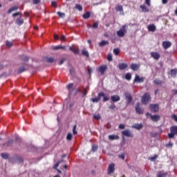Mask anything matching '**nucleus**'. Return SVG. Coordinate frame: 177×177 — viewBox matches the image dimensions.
Masks as SVG:
<instances>
[{
	"mask_svg": "<svg viewBox=\"0 0 177 177\" xmlns=\"http://www.w3.org/2000/svg\"><path fill=\"white\" fill-rule=\"evenodd\" d=\"M91 17V12L87 11L83 15V19H89Z\"/></svg>",
	"mask_w": 177,
	"mask_h": 177,
	"instance_id": "34",
	"label": "nucleus"
},
{
	"mask_svg": "<svg viewBox=\"0 0 177 177\" xmlns=\"http://www.w3.org/2000/svg\"><path fill=\"white\" fill-rule=\"evenodd\" d=\"M177 136V126H171L170 127V133H167L169 139H174Z\"/></svg>",
	"mask_w": 177,
	"mask_h": 177,
	"instance_id": "1",
	"label": "nucleus"
},
{
	"mask_svg": "<svg viewBox=\"0 0 177 177\" xmlns=\"http://www.w3.org/2000/svg\"><path fill=\"white\" fill-rule=\"evenodd\" d=\"M170 74H171V75H172L173 77H176V75H177V69H176V68L171 69V71H170Z\"/></svg>",
	"mask_w": 177,
	"mask_h": 177,
	"instance_id": "31",
	"label": "nucleus"
},
{
	"mask_svg": "<svg viewBox=\"0 0 177 177\" xmlns=\"http://www.w3.org/2000/svg\"><path fill=\"white\" fill-rule=\"evenodd\" d=\"M77 124H75L73 127V135H77L78 133V131H77Z\"/></svg>",
	"mask_w": 177,
	"mask_h": 177,
	"instance_id": "43",
	"label": "nucleus"
},
{
	"mask_svg": "<svg viewBox=\"0 0 177 177\" xmlns=\"http://www.w3.org/2000/svg\"><path fill=\"white\" fill-rule=\"evenodd\" d=\"M158 158V155H154L153 156L150 157L149 159L150 161H155V160H157Z\"/></svg>",
	"mask_w": 177,
	"mask_h": 177,
	"instance_id": "45",
	"label": "nucleus"
},
{
	"mask_svg": "<svg viewBox=\"0 0 177 177\" xmlns=\"http://www.w3.org/2000/svg\"><path fill=\"white\" fill-rule=\"evenodd\" d=\"M153 83L155 84V85H162V81L160 80L159 79H155L153 80Z\"/></svg>",
	"mask_w": 177,
	"mask_h": 177,
	"instance_id": "32",
	"label": "nucleus"
},
{
	"mask_svg": "<svg viewBox=\"0 0 177 177\" xmlns=\"http://www.w3.org/2000/svg\"><path fill=\"white\" fill-rule=\"evenodd\" d=\"M124 96L126 99V103H127V106L129 104H131V103H132V99H133L132 95H131V93L126 92V93H124Z\"/></svg>",
	"mask_w": 177,
	"mask_h": 177,
	"instance_id": "5",
	"label": "nucleus"
},
{
	"mask_svg": "<svg viewBox=\"0 0 177 177\" xmlns=\"http://www.w3.org/2000/svg\"><path fill=\"white\" fill-rule=\"evenodd\" d=\"M107 60H109V62H113V55L111 54L108 55Z\"/></svg>",
	"mask_w": 177,
	"mask_h": 177,
	"instance_id": "48",
	"label": "nucleus"
},
{
	"mask_svg": "<svg viewBox=\"0 0 177 177\" xmlns=\"http://www.w3.org/2000/svg\"><path fill=\"white\" fill-rule=\"evenodd\" d=\"M109 41L102 40L101 42L99 43V46L102 48L103 46H106V45H109Z\"/></svg>",
	"mask_w": 177,
	"mask_h": 177,
	"instance_id": "28",
	"label": "nucleus"
},
{
	"mask_svg": "<svg viewBox=\"0 0 177 177\" xmlns=\"http://www.w3.org/2000/svg\"><path fill=\"white\" fill-rule=\"evenodd\" d=\"M106 70H107V65L100 66L98 68L99 73H100L101 75H104V73H106Z\"/></svg>",
	"mask_w": 177,
	"mask_h": 177,
	"instance_id": "10",
	"label": "nucleus"
},
{
	"mask_svg": "<svg viewBox=\"0 0 177 177\" xmlns=\"http://www.w3.org/2000/svg\"><path fill=\"white\" fill-rule=\"evenodd\" d=\"M103 97H104V93L101 92L97 94V99H98L99 102H100V99H102Z\"/></svg>",
	"mask_w": 177,
	"mask_h": 177,
	"instance_id": "38",
	"label": "nucleus"
},
{
	"mask_svg": "<svg viewBox=\"0 0 177 177\" xmlns=\"http://www.w3.org/2000/svg\"><path fill=\"white\" fill-rule=\"evenodd\" d=\"M132 128H134L135 129H138V131L142 129L143 128V124H135L132 126Z\"/></svg>",
	"mask_w": 177,
	"mask_h": 177,
	"instance_id": "24",
	"label": "nucleus"
},
{
	"mask_svg": "<svg viewBox=\"0 0 177 177\" xmlns=\"http://www.w3.org/2000/svg\"><path fill=\"white\" fill-rule=\"evenodd\" d=\"M66 139L68 140H71L73 139V134H71V133H68L66 136Z\"/></svg>",
	"mask_w": 177,
	"mask_h": 177,
	"instance_id": "47",
	"label": "nucleus"
},
{
	"mask_svg": "<svg viewBox=\"0 0 177 177\" xmlns=\"http://www.w3.org/2000/svg\"><path fill=\"white\" fill-rule=\"evenodd\" d=\"M145 3L148 6H151V3H150V0H145Z\"/></svg>",
	"mask_w": 177,
	"mask_h": 177,
	"instance_id": "63",
	"label": "nucleus"
},
{
	"mask_svg": "<svg viewBox=\"0 0 177 177\" xmlns=\"http://www.w3.org/2000/svg\"><path fill=\"white\" fill-rule=\"evenodd\" d=\"M114 171H115V164L111 163L108 167V175H111V174H114Z\"/></svg>",
	"mask_w": 177,
	"mask_h": 177,
	"instance_id": "8",
	"label": "nucleus"
},
{
	"mask_svg": "<svg viewBox=\"0 0 177 177\" xmlns=\"http://www.w3.org/2000/svg\"><path fill=\"white\" fill-rule=\"evenodd\" d=\"M111 100H112L113 103H115L117 102H120V100H121V97H120V95H114L111 97Z\"/></svg>",
	"mask_w": 177,
	"mask_h": 177,
	"instance_id": "15",
	"label": "nucleus"
},
{
	"mask_svg": "<svg viewBox=\"0 0 177 177\" xmlns=\"http://www.w3.org/2000/svg\"><path fill=\"white\" fill-rule=\"evenodd\" d=\"M15 23L17 26H21L24 24V20L21 18H18L16 19Z\"/></svg>",
	"mask_w": 177,
	"mask_h": 177,
	"instance_id": "22",
	"label": "nucleus"
},
{
	"mask_svg": "<svg viewBox=\"0 0 177 177\" xmlns=\"http://www.w3.org/2000/svg\"><path fill=\"white\" fill-rule=\"evenodd\" d=\"M82 55L85 57H89V53L85 48L82 50Z\"/></svg>",
	"mask_w": 177,
	"mask_h": 177,
	"instance_id": "29",
	"label": "nucleus"
},
{
	"mask_svg": "<svg viewBox=\"0 0 177 177\" xmlns=\"http://www.w3.org/2000/svg\"><path fill=\"white\" fill-rule=\"evenodd\" d=\"M150 100H151V97L149 93H145L141 99V102L143 103V104H147Z\"/></svg>",
	"mask_w": 177,
	"mask_h": 177,
	"instance_id": "3",
	"label": "nucleus"
},
{
	"mask_svg": "<svg viewBox=\"0 0 177 177\" xmlns=\"http://www.w3.org/2000/svg\"><path fill=\"white\" fill-rule=\"evenodd\" d=\"M57 15H58V16H59V17H62V18L66 17V14H65L64 12H60V11H58V12H57Z\"/></svg>",
	"mask_w": 177,
	"mask_h": 177,
	"instance_id": "41",
	"label": "nucleus"
},
{
	"mask_svg": "<svg viewBox=\"0 0 177 177\" xmlns=\"http://www.w3.org/2000/svg\"><path fill=\"white\" fill-rule=\"evenodd\" d=\"M51 5L54 6V8H57V3H56V1H52Z\"/></svg>",
	"mask_w": 177,
	"mask_h": 177,
	"instance_id": "57",
	"label": "nucleus"
},
{
	"mask_svg": "<svg viewBox=\"0 0 177 177\" xmlns=\"http://www.w3.org/2000/svg\"><path fill=\"white\" fill-rule=\"evenodd\" d=\"M119 158H122V160H125V154L122 153L120 155H118Z\"/></svg>",
	"mask_w": 177,
	"mask_h": 177,
	"instance_id": "56",
	"label": "nucleus"
},
{
	"mask_svg": "<svg viewBox=\"0 0 177 177\" xmlns=\"http://www.w3.org/2000/svg\"><path fill=\"white\" fill-rule=\"evenodd\" d=\"M125 79L127 80V81H131V80H132V75L130 73H127Z\"/></svg>",
	"mask_w": 177,
	"mask_h": 177,
	"instance_id": "35",
	"label": "nucleus"
},
{
	"mask_svg": "<svg viewBox=\"0 0 177 177\" xmlns=\"http://www.w3.org/2000/svg\"><path fill=\"white\" fill-rule=\"evenodd\" d=\"M172 146H174V143L171 142V141L166 144V147H172Z\"/></svg>",
	"mask_w": 177,
	"mask_h": 177,
	"instance_id": "54",
	"label": "nucleus"
},
{
	"mask_svg": "<svg viewBox=\"0 0 177 177\" xmlns=\"http://www.w3.org/2000/svg\"><path fill=\"white\" fill-rule=\"evenodd\" d=\"M17 161L19 164H21V163H24V160L23 158H21V157H17Z\"/></svg>",
	"mask_w": 177,
	"mask_h": 177,
	"instance_id": "44",
	"label": "nucleus"
},
{
	"mask_svg": "<svg viewBox=\"0 0 177 177\" xmlns=\"http://www.w3.org/2000/svg\"><path fill=\"white\" fill-rule=\"evenodd\" d=\"M69 50L73 52V53H74V55H79L80 54V50L79 49H75L73 47H69Z\"/></svg>",
	"mask_w": 177,
	"mask_h": 177,
	"instance_id": "25",
	"label": "nucleus"
},
{
	"mask_svg": "<svg viewBox=\"0 0 177 177\" xmlns=\"http://www.w3.org/2000/svg\"><path fill=\"white\" fill-rule=\"evenodd\" d=\"M51 49H53V50H59V49L64 50L66 49V46H60V45L53 46H51Z\"/></svg>",
	"mask_w": 177,
	"mask_h": 177,
	"instance_id": "16",
	"label": "nucleus"
},
{
	"mask_svg": "<svg viewBox=\"0 0 177 177\" xmlns=\"http://www.w3.org/2000/svg\"><path fill=\"white\" fill-rule=\"evenodd\" d=\"M140 9H142V12L144 13H147V12H149V9L146 7V5H141L140 6Z\"/></svg>",
	"mask_w": 177,
	"mask_h": 177,
	"instance_id": "21",
	"label": "nucleus"
},
{
	"mask_svg": "<svg viewBox=\"0 0 177 177\" xmlns=\"http://www.w3.org/2000/svg\"><path fill=\"white\" fill-rule=\"evenodd\" d=\"M45 62H46L47 63H54L55 62V58L52 57H46L44 58Z\"/></svg>",
	"mask_w": 177,
	"mask_h": 177,
	"instance_id": "20",
	"label": "nucleus"
},
{
	"mask_svg": "<svg viewBox=\"0 0 177 177\" xmlns=\"http://www.w3.org/2000/svg\"><path fill=\"white\" fill-rule=\"evenodd\" d=\"M156 177H168V173L164 171H158L156 174Z\"/></svg>",
	"mask_w": 177,
	"mask_h": 177,
	"instance_id": "14",
	"label": "nucleus"
},
{
	"mask_svg": "<svg viewBox=\"0 0 177 177\" xmlns=\"http://www.w3.org/2000/svg\"><path fill=\"white\" fill-rule=\"evenodd\" d=\"M119 129H125V124H120L119 125Z\"/></svg>",
	"mask_w": 177,
	"mask_h": 177,
	"instance_id": "61",
	"label": "nucleus"
},
{
	"mask_svg": "<svg viewBox=\"0 0 177 177\" xmlns=\"http://www.w3.org/2000/svg\"><path fill=\"white\" fill-rule=\"evenodd\" d=\"M133 82H138V84L145 82V77H139V75H136Z\"/></svg>",
	"mask_w": 177,
	"mask_h": 177,
	"instance_id": "11",
	"label": "nucleus"
},
{
	"mask_svg": "<svg viewBox=\"0 0 177 177\" xmlns=\"http://www.w3.org/2000/svg\"><path fill=\"white\" fill-rule=\"evenodd\" d=\"M162 45L165 49H168L172 46V43L169 41H165L162 42Z\"/></svg>",
	"mask_w": 177,
	"mask_h": 177,
	"instance_id": "12",
	"label": "nucleus"
},
{
	"mask_svg": "<svg viewBox=\"0 0 177 177\" xmlns=\"http://www.w3.org/2000/svg\"><path fill=\"white\" fill-rule=\"evenodd\" d=\"M75 9L80 10V12L82 11V6L81 4H76L75 6Z\"/></svg>",
	"mask_w": 177,
	"mask_h": 177,
	"instance_id": "40",
	"label": "nucleus"
},
{
	"mask_svg": "<svg viewBox=\"0 0 177 177\" xmlns=\"http://www.w3.org/2000/svg\"><path fill=\"white\" fill-rule=\"evenodd\" d=\"M18 9H19V6H13L8 10V13L9 15V14L12 13V12H15V11L17 10Z\"/></svg>",
	"mask_w": 177,
	"mask_h": 177,
	"instance_id": "27",
	"label": "nucleus"
},
{
	"mask_svg": "<svg viewBox=\"0 0 177 177\" xmlns=\"http://www.w3.org/2000/svg\"><path fill=\"white\" fill-rule=\"evenodd\" d=\"M62 163V161H58L54 166V169H57V167H59V165H60V164Z\"/></svg>",
	"mask_w": 177,
	"mask_h": 177,
	"instance_id": "51",
	"label": "nucleus"
},
{
	"mask_svg": "<svg viewBox=\"0 0 177 177\" xmlns=\"http://www.w3.org/2000/svg\"><path fill=\"white\" fill-rule=\"evenodd\" d=\"M113 53L115 56H118V55H120V48H114Z\"/></svg>",
	"mask_w": 177,
	"mask_h": 177,
	"instance_id": "42",
	"label": "nucleus"
},
{
	"mask_svg": "<svg viewBox=\"0 0 177 177\" xmlns=\"http://www.w3.org/2000/svg\"><path fill=\"white\" fill-rule=\"evenodd\" d=\"M60 41H66V36L65 35H62L60 38Z\"/></svg>",
	"mask_w": 177,
	"mask_h": 177,
	"instance_id": "64",
	"label": "nucleus"
},
{
	"mask_svg": "<svg viewBox=\"0 0 177 177\" xmlns=\"http://www.w3.org/2000/svg\"><path fill=\"white\" fill-rule=\"evenodd\" d=\"M149 109L151 113H158V110H160V105L158 104H150Z\"/></svg>",
	"mask_w": 177,
	"mask_h": 177,
	"instance_id": "4",
	"label": "nucleus"
},
{
	"mask_svg": "<svg viewBox=\"0 0 177 177\" xmlns=\"http://www.w3.org/2000/svg\"><path fill=\"white\" fill-rule=\"evenodd\" d=\"M115 10L116 12H124V8H122V6L120 5L115 8Z\"/></svg>",
	"mask_w": 177,
	"mask_h": 177,
	"instance_id": "36",
	"label": "nucleus"
},
{
	"mask_svg": "<svg viewBox=\"0 0 177 177\" xmlns=\"http://www.w3.org/2000/svg\"><path fill=\"white\" fill-rule=\"evenodd\" d=\"M135 109H136V113H137V114H143L145 111L143 109L140 108V103L139 102H137L136 104Z\"/></svg>",
	"mask_w": 177,
	"mask_h": 177,
	"instance_id": "9",
	"label": "nucleus"
},
{
	"mask_svg": "<svg viewBox=\"0 0 177 177\" xmlns=\"http://www.w3.org/2000/svg\"><path fill=\"white\" fill-rule=\"evenodd\" d=\"M2 158H4L5 160H8L9 158V154L8 153H1Z\"/></svg>",
	"mask_w": 177,
	"mask_h": 177,
	"instance_id": "46",
	"label": "nucleus"
},
{
	"mask_svg": "<svg viewBox=\"0 0 177 177\" xmlns=\"http://www.w3.org/2000/svg\"><path fill=\"white\" fill-rule=\"evenodd\" d=\"M147 115H149L151 120L154 122H157L161 120L160 115H151V113H147Z\"/></svg>",
	"mask_w": 177,
	"mask_h": 177,
	"instance_id": "6",
	"label": "nucleus"
},
{
	"mask_svg": "<svg viewBox=\"0 0 177 177\" xmlns=\"http://www.w3.org/2000/svg\"><path fill=\"white\" fill-rule=\"evenodd\" d=\"M109 109L111 110H114V109H115V104H111L109 106Z\"/></svg>",
	"mask_w": 177,
	"mask_h": 177,
	"instance_id": "62",
	"label": "nucleus"
},
{
	"mask_svg": "<svg viewBox=\"0 0 177 177\" xmlns=\"http://www.w3.org/2000/svg\"><path fill=\"white\" fill-rule=\"evenodd\" d=\"M97 149H98L97 145H92L91 151H93V153H95V151H97Z\"/></svg>",
	"mask_w": 177,
	"mask_h": 177,
	"instance_id": "39",
	"label": "nucleus"
},
{
	"mask_svg": "<svg viewBox=\"0 0 177 177\" xmlns=\"http://www.w3.org/2000/svg\"><path fill=\"white\" fill-rule=\"evenodd\" d=\"M21 60L22 62H25V63H26V62H28L30 60V58L27 55H22L21 57Z\"/></svg>",
	"mask_w": 177,
	"mask_h": 177,
	"instance_id": "30",
	"label": "nucleus"
},
{
	"mask_svg": "<svg viewBox=\"0 0 177 177\" xmlns=\"http://www.w3.org/2000/svg\"><path fill=\"white\" fill-rule=\"evenodd\" d=\"M24 71H27V68H26L24 66H22L18 69L17 74H21V73H24Z\"/></svg>",
	"mask_w": 177,
	"mask_h": 177,
	"instance_id": "26",
	"label": "nucleus"
},
{
	"mask_svg": "<svg viewBox=\"0 0 177 177\" xmlns=\"http://www.w3.org/2000/svg\"><path fill=\"white\" fill-rule=\"evenodd\" d=\"M109 139L110 140H118V139H120V136L117 135H110L109 136Z\"/></svg>",
	"mask_w": 177,
	"mask_h": 177,
	"instance_id": "23",
	"label": "nucleus"
},
{
	"mask_svg": "<svg viewBox=\"0 0 177 177\" xmlns=\"http://www.w3.org/2000/svg\"><path fill=\"white\" fill-rule=\"evenodd\" d=\"M6 46H7V48H12L13 46V42L6 41Z\"/></svg>",
	"mask_w": 177,
	"mask_h": 177,
	"instance_id": "37",
	"label": "nucleus"
},
{
	"mask_svg": "<svg viewBox=\"0 0 177 177\" xmlns=\"http://www.w3.org/2000/svg\"><path fill=\"white\" fill-rule=\"evenodd\" d=\"M171 118L177 122V115H176L173 114L171 115Z\"/></svg>",
	"mask_w": 177,
	"mask_h": 177,
	"instance_id": "58",
	"label": "nucleus"
},
{
	"mask_svg": "<svg viewBox=\"0 0 177 177\" xmlns=\"http://www.w3.org/2000/svg\"><path fill=\"white\" fill-rule=\"evenodd\" d=\"M13 145V140H9L6 144H4V146H6L7 147H10Z\"/></svg>",
	"mask_w": 177,
	"mask_h": 177,
	"instance_id": "33",
	"label": "nucleus"
},
{
	"mask_svg": "<svg viewBox=\"0 0 177 177\" xmlns=\"http://www.w3.org/2000/svg\"><path fill=\"white\" fill-rule=\"evenodd\" d=\"M128 68V64L127 63H120L118 64V68L120 70H125V68Z\"/></svg>",
	"mask_w": 177,
	"mask_h": 177,
	"instance_id": "17",
	"label": "nucleus"
},
{
	"mask_svg": "<svg viewBox=\"0 0 177 177\" xmlns=\"http://www.w3.org/2000/svg\"><path fill=\"white\" fill-rule=\"evenodd\" d=\"M104 97L103 98V102H107L108 100H110V98L109 97H105V95L104 97Z\"/></svg>",
	"mask_w": 177,
	"mask_h": 177,
	"instance_id": "60",
	"label": "nucleus"
},
{
	"mask_svg": "<svg viewBox=\"0 0 177 177\" xmlns=\"http://www.w3.org/2000/svg\"><path fill=\"white\" fill-rule=\"evenodd\" d=\"M151 57H153V59H155V60H158L160 57H161V55H160V53L157 52H151Z\"/></svg>",
	"mask_w": 177,
	"mask_h": 177,
	"instance_id": "13",
	"label": "nucleus"
},
{
	"mask_svg": "<svg viewBox=\"0 0 177 177\" xmlns=\"http://www.w3.org/2000/svg\"><path fill=\"white\" fill-rule=\"evenodd\" d=\"M148 30L149 31H151V32H154V31H156V30H157V28L155 26L154 24H150L148 26Z\"/></svg>",
	"mask_w": 177,
	"mask_h": 177,
	"instance_id": "19",
	"label": "nucleus"
},
{
	"mask_svg": "<svg viewBox=\"0 0 177 177\" xmlns=\"http://www.w3.org/2000/svg\"><path fill=\"white\" fill-rule=\"evenodd\" d=\"M99 27V23L98 22H94L93 24V28H98Z\"/></svg>",
	"mask_w": 177,
	"mask_h": 177,
	"instance_id": "49",
	"label": "nucleus"
},
{
	"mask_svg": "<svg viewBox=\"0 0 177 177\" xmlns=\"http://www.w3.org/2000/svg\"><path fill=\"white\" fill-rule=\"evenodd\" d=\"M122 135H123V136H126V138H133V134L132 133V131H131V130L129 129L122 131Z\"/></svg>",
	"mask_w": 177,
	"mask_h": 177,
	"instance_id": "7",
	"label": "nucleus"
},
{
	"mask_svg": "<svg viewBox=\"0 0 177 177\" xmlns=\"http://www.w3.org/2000/svg\"><path fill=\"white\" fill-rule=\"evenodd\" d=\"M21 15V12H15L12 14V17H16V16H20Z\"/></svg>",
	"mask_w": 177,
	"mask_h": 177,
	"instance_id": "59",
	"label": "nucleus"
},
{
	"mask_svg": "<svg viewBox=\"0 0 177 177\" xmlns=\"http://www.w3.org/2000/svg\"><path fill=\"white\" fill-rule=\"evenodd\" d=\"M73 86H74V84L71 83V84L67 85L66 88H67V89L70 90L73 88Z\"/></svg>",
	"mask_w": 177,
	"mask_h": 177,
	"instance_id": "53",
	"label": "nucleus"
},
{
	"mask_svg": "<svg viewBox=\"0 0 177 177\" xmlns=\"http://www.w3.org/2000/svg\"><path fill=\"white\" fill-rule=\"evenodd\" d=\"M130 68L133 71H138V70H139V65L136 64H131L130 66Z\"/></svg>",
	"mask_w": 177,
	"mask_h": 177,
	"instance_id": "18",
	"label": "nucleus"
},
{
	"mask_svg": "<svg viewBox=\"0 0 177 177\" xmlns=\"http://www.w3.org/2000/svg\"><path fill=\"white\" fill-rule=\"evenodd\" d=\"M91 102H93V103H99V100H98L97 97L91 98Z\"/></svg>",
	"mask_w": 177,
	"mask_h": 177,
	"instance_id": "52",
	"label": "nucleus"
},
{
	"mask_svg": "<svg viewBox=\"0 0 177 177\" xmlns=\"http://www.w3.org/2000/svg\"><path fill=\"white\" fill-rule=\"evenodd\" d=\"M93 118H95V120H100L101 117H100V115L97 114V115H94Z\"/></svg>",
	"mask_w": 177,
	"mask_h": 177,
	"instance_id": "55",
	"label": "nucleus"
},
{
	"mask_svg": "<svg viewBox=\"0 0 177 177\" xmlns=\"http://www.w3.org/2000/svg\"><path fill=\"white\" fill-rule=\"evenodd\" d=\"M127 28H128V26L123 25L119 30L117 31V35L118 37H120V38H122L125 37V33L127 32V30H125Z\"/></svg>",
	"mask_w": 177,
	"mask_h": 177,
	"instance_id": "2",
	"label": "nucleus"
},
{
	"mask_svg": "<svg viewBox=\"0 0 177 177\" xmlns=\"http://www.w3.org/2000/svg\"><path fill=\"white\" fill-rule=\"evenodd\" d=\"M32 3L34 5H38V3H41V0H32Z\"/></svg>",
	"mask_w": 177,
	"mask_h": 177,
	"instance_id": "50",
	"label": "nucleus"
}]
</instances>
